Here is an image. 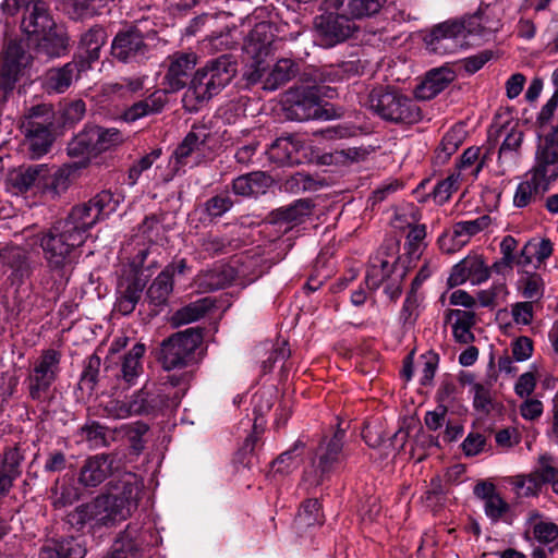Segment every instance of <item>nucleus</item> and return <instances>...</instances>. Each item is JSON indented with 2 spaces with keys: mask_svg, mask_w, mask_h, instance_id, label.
<instances>
[{
  "mask_svg": "<svg viewBox=\"0 0 558 558\" xmlns=\"http://www.w3.org/2000/svg\"><path fill=\"white\" fill-rule=\"evenodd\" d=\"M121 196L102 190L89 201L73 206L64 218L56 220L37 234V242L50 272L61 280L78 262V250L85 244L89 231L117 210Z\"/></svg>",
  "mask_w": 558,
  "mask_h": 558,
  "instance_id": "nucleus-1",
  "label": "nucleus"
},
{
  "mask_svg": "<svg viewBox=\"0 0 558 558\" xmlns=\"http://www.w3.org/2000/svg\"><path fill=\"white\" fill-rule=\"evenodd\" d=\"M138 481L134 473H124L111 481L107 492L75 507L66 514V522L76 531L86 525L97 530L112 527L131 517L137 508Z\"/></svg>",
  "mask_w": 558,
  "mask_h": 558,
  "instance_id": "nucleus-2",
  "label": "nucleus"
},
{
  "mask_svg": "<svg viewBox=\"0 0 558 558\" xmlns=\"http://www.w3.org/2000/svg\"><path fill=\"white\" fill-rule=\"evenodd\" d=\"M195 65V53L178 52L169 57L168 71L163 77L166 88L157 89L146 98L135 101L123 111L122 119L132 123L142 118L162 112L168 104V94L179 92L186 86Z\"/></svg>",
  "mask_w": 558,
  "mask_h": 558,
  "instance_id": "nucleus-3",
  "label": "nucleus"
},
{
  "mask_svg": "<svg viewBox=\"0 0 558 558\" xmlns=\"http://www.w3.org/2000/svg\"><path fill=\"white\" fill-rule=\"evenodd\" d=\"M236 71V62L230 54L207 61L195 72L185 98H194L197 104L208 101L232 81Z\"/></svg>",
  "mask_w": 558,
  "mask_h": 558,
  "instance_id": "nucleus-4",
  "label": "nucleus"
},
{
  "mask_svg": "<svg viewBox=\"0 0 558 558\" xmlns=\"http://www.w3.org/2000/svg\"><path fill=\"white\" fill-rule=\"evenodd\" d=\"M369 108L383 120L396 124H415L423 119L414 100L396 90L374 88L368 96Z\"/></svg>",
  "mask_w": 558,
  "mask_h": 558,
  "instance_id": "nucleus-5",
  "label": "nucleus"
},
{
  "mask_svg": "<svg viewBox=\"0 0 558 558\" xmlns=\"http://www.w3.org/2000/svg\"><path fill=\"white\" fill-rule=\"evenodd\" d=\"M203 341L198 328H187L161 342L160 362L167 371L183 368L196 363V350Z\"/></svg>",
  "mask_w": 558,
  "mask_h": 558,
  "instance_id": "nucleus-6",
  "label": "nucleus"
},
{
  "mask_svg": "<svg viewBox=\"0 0 558 558\" xmlns=\"http://www.w3.org/2000/svg\"><path fill=\"white\" fill-rule=\"evenodd\" d=\"M344 429H337L329 439H323L316 448L312 466L303 474V481L310 487H317L324 483L329 474L343 460Z\"/></svg>",
  "mask_w": 558,
  "mask_h": 558,
  "instance_id": "nucleus-7",
  "label": "nucleus"
},
{
  "mask_svg": "<svg viewBox=\"0 0 558 558\" xmlns=\"http://www.w3.org/2000/svg\"><path fill=\"white\" fill-rule=\"evenodd\" d=\"M124 142L123 134L116 128L86 125L68 144V154L72 157L98 155Z\"/></svg>",
  "mask_w": 558,
  "mask_h": 558,
  "instance_id": "nucleus-8",
  "label": "nucleus"
},
{
  "mask_svg": "<svg viewBox=\"0 0 558 558\" xmlns=\"http://www.w3.org/2000/svg\"><path fill=\"white\" fill-rule=\"evenodd\" d=\"M21 7H25L21 28L26 35L38 37L57 26L48 4L43 0H4L1 4L3 12L9 15L15 14Z\"/></svg>",
  "mask_w": 558,
  "mask_h": 558,
  "instance_id": "nucleus-9",
  "label": "nucleus"
},
{
  "mask_svg": "<svg viewBox=\"0 0 558 558\" xmlns=\"http://www.w3.org/2000/svg\"><path fill=\"white\" fill-rule=\"evenodd\" d=\"M61 353L54 349L43 351L41 355L34 363L26 383L32 400L44 402L51 385L56 381L60 372Z\"/></svg>",
  "mask_w": 558,
  "mask_h": 558,
  "instance_id": "nucleus-10",
  "label": "nucleus"
},
{
  "mask_svg": "<svg viewBox=\"0 0 558 558\" xmlns=\"http://www.w3.org/2000/svg\"><path fill=\"white\" fill-rule=\"evenodd\" d=\"M511 484L519 497L537 496L546 484H550L553 492L558 495V468L550 456L542 454L531 473L513 476Z\"/></svg>",
  "mask_w": 558,
  "mask_h": 558,
  "instance_id": "nucleus-11",
  "label": "nucleus"
},
{
  "mask_svg": "<svg viewBox=\"0 0 558 558\" xmlns=\"http://www.w3.org/2000/svg\"><path fill=\"white\" fill-rule=\"evenodd\" d=\"M283 110L286 118L292 121L320 119L323 108L317 86H296L289 89L286 94Z\"/></svg>",
  "mask_w": 558,
  "mask_h": 558,
  "instance_id": "nucleus-12",
  "label": "nucleus"
},
{
  "mask_svg": "<svg viewBox=\"0 0 558 558\" xmlns=\"http://www.w3.org/2000/svg\"><path fill=\"white\" fill-rule=\"evenodd\" d=\"M210 138L211 133L206 125H193L172 153L175 171L190 162L198 165L209 150Z\"/></svg>",
  "mask_w": 558,
  "mask_h": 558,
  "instance_id": "nucleus-13",
  "label": "nucleus"
},
{
  "mask_svg": "<svg viewBox=\"0 0 558 558\" xmlns=\"http://www.w3.org/2000/svg\"><path fill=\"white\" fill-rule=\"evenodd\" d=\"M29 56L23 45L9 41L0 61V104L5 102L13 92L21 70L27 65Z\"/></svg>",
  "mask_w": 558,
  "mask_h": 558,
  "instance_id": "nucleus-14",
  "label": "nucleus"
},
{
  "mask_svg": "<svg viewBox=\"0 0 558 558\" xmlns=\"http://www.w3.org/2000/svg\"><path fill=\"white\" fill-rule=\"evenodd\" d=\"M463 26L459 20H448L435 25L425 37L429 51L437 54H451L469 46L462 35Z\"/></svg>",
  "mask_w": 558,
  "mask_h": 558,
  "instance_id": "nucleus-15",
  "label": "nucleus"
},
{
  "mask_svg": "<svg viewBox=\"0 0 558 558\" xmlns=\"http://www.w3.org/2000/svg\"><path fill=\"white\" fill-rule=\"evenodd\" d=\"M258 262L257 258L247 257L241 263L239 269L229 264H218L201 277V286L209 290H220L231 284L236 276H242L252 282L262 275V270H255Z\"/></svg>",
  "mask_w": 558,
  "mask_h": 558,
  "instance_id": "nucleus-16",
  "label": "nucleus"
},
{
  "mask_svg": "<svg viewBox=\"0 0 558 558\" xmlns=\"http://www.w3.org/2000/svg\"><path fill=\"white\" fill-rule=\"evenodd\" d=\"M181 395L177 391L172 396L167 387L158 389L142 388L131 397V412L134 415H157L168 408L177 407Z\"/></svg>",
  "mask_w": 558,
  "mask_h": 558,
  "instance_id": "nucleus-17",
  "label": "nucleus"
},
{
  "mask_svg": "<svg viewBox=\"0 0 558 558\" xmlns=\"http://www.w3.org/2000/svg\"><path fill=\"white\" fill-rule=\"evenodd\" d=\"M148 52L143 34L136 27L118 32L111 44V54L122 63L140 62Z\"/></svg>",
  "mask_w": 558,
  "mask_h": 558,
  "instance_id": "nucleus-18",
  "label": "nucleus"
},
{
  "mask_svg": "<svg viewBox=\"0 0 558 558\" xmlns=\"http://www.w3.org/2000/svg\"><path fill=\"white\" fill-rule=\"evenodd\" d=\"M499 135H504V140L498 150L497 163L499 174L504 175L514 169L521 160L524 132L518 125H504L499 130Z\"/></svg>",
  "mask_w": 558,
  "mask_h": 558,
  "instance_id": "nucleus-19",
  "label": "nucleus"
},
{
  "mask_svg": "<svg viewBox=\"0 0 558 558\" xmlns=\"http://www.w3.org/2000/svg\"><path fill=\"white\" fill-rule=\"evenodd\" d=\"M116 456L97 453L86 458L77 474V482L84 488H95L113 474Z\"/></svg>",
  "mask_w": 558,
  "mask_h": 558,
  "instance_id": "nucleus-20",
  "label": "nucleus"
},
{
  "mask_svg": "<svg viewBox=\"0 0 558 558\" xmlns=\"http://www.w3.org/2000/svg\"><path fill=\"white\" fill-rule=\"evenodd\" d=\"M352 20L348 14L338 11L337 14L329 13L316 19L315 27L320 37L322 44L332 47L349 38L354 29Z\"/></svg>",
  "mask_w": 558,
  "mask_h": 558,
  "instance_id": "nucleus-21",
  "label": "nucleus"
},
{
  "mask_svg": "<svg viewBox=\"0 0 558 558\" xmlns=\"http://www.w3.org/2000/svg\"><path fill=\"white\" fill-rule=\"evenodd\" d=\"M0 264L11 270L12 283L22 284L34 271V263L29 253L19 246H7L0 250Z\"/></svg>",
  "mask_w": 558,
  "mask_h": 558,
  "instance_id": "nucleus-22",
  "label": "nucleus"
},
{
  "mask_svg": "<svg viewBox=\"0 0 558 558\" xmlns=\"http://www.w3.org/2000/svg\"><path fill=\"white\" fill-rule=\"evenodd\" d=\"M46 165L20 166L11 170L7 178V187L13 194H24L33 189H40Z\"/></svg>",
  "mask_w": 558,
  "mask_h": 558,
  "instance_id": "nucleus-23",
  "label": "nucleus"
},
{
  "mask_svg": "<svg viewBox=\"0 0 558 558\" xmlns=\"http://www.w3.org/2000/svg\"><path fill=\"white\" fill-rule=\"evenodd\" d=\"M525 177H530L548 191L558 180V154L554 150L536 149L534 165Z\"/></svg>",
  "mask_w": 558,
  "mask_h": 558,
  "instance_id": "nucleus-24",
  "label": "nucleus"
},
{
  "mask_svg": "<svg viewBox=\"0 0 558 558\" xmlns=\"http://www.w3.org/2000/svg\"><path fill=\"white\" fill-rule=\"evenodd\" d=\"M84 68V61H71L60 68L49 69L44 75L43 86L49 94H62L78 78Z\"/></svg>",
  "mask_w": 558,
  "mask_h": 558,
  "instance_id": "nucleus-25",
  "label": "nucleus"
},
{
  "mask_svg": "<svg viewBox=\"0 0 558 558\" xmlns=\"http://www.w3.org/2000/svg\"><path fill=\"white\" fill-rule=\"evenodd\" d=\"M70 38L64 28L56 26L51 31L36 37L37 56L54 59L65 56L69 51Z\"/></svg>",
  "mask_w": 558,
  "mask_h": 558,
  "instance_id": "nucleus-26",
  "label": "nucleus"
},
{
  "mask_svg": "<svg viewBox=\"0 0 558 558\" xmlns=\"http://www.w3.org/2000/svg\"><path fill=\"white\" fill-rule=\"evenodd\" d=\"M454 78L456 73L450 68L433 69L416 87L415 96L423 100L433 99L445 90Z\"/></svg>",
  "mask_w": 558,
  "mask_h": 558,
  "instance_id": "nucleus-27",
  "label": "nucleus"
},
{
  "mask_svg": "<svg viewBox=\"0 0 558 558\" xmlns=\"http://www.w3.org/2000/svg\"><path fill=\"white\" fill-rule=\"evenodd\" d=\"M303 148L302 141L293 135L278 137L269 146L267 155L270 161L278 165H294L300 162V150Z\"/></svg>",
  "mask_w": 558,
  "mask_h": 558,
  "instance_id": "nucleus-28",
  "label": "nucleus"
},
{
  "mask_svg": "<svg viewBox=\"0 0 558 558\" xmlns=\"http://www.w3.org/2000/svg\"><path fill=\"white\" fill-rule=\"evenodd\" d=\"M86 547L75 537L47 541L39 551V558H84Z\"/></svg>",
  "mask_w": 558,
  "mask_h": 558,
  "instance_id": "nucleus-29",
  "label": "nucleus"
},
{
  "mask_svg": "<svg viewBox=\"0 0 558 558\" xmlns=\"http://www.w3.org/2000/svg\"><path fill=\"white\" fill-rule=\"evenodd\" d=\"M271 178L263 171L239 175L232 181V191L242 197H256L265 194L271 185Z\"/></svg>",
  "mask_w": 558,
  "mask_h": 558,
  "instance_id": "nucleus-30",
  "label": "nucleus"
},
{
  "mask_svg": "<svg viewBox=\"0 0 558 558\" xmlns=\"http://www.w3.org/2000/svg\"><path fill=\"white\" fill-rule=\"evenodd\" d=\"M145 284L146 281L136 275L132 278H128L124 283H121L119 296L114 304V311L124 316L133 313L142 298Z\"/></svg>",
  "mask_w": 558,
  "mask_h": 558,
  "instance_id": "nucleus-31",
  "label": "nucleus"
},
{
  "mask_svg": "<svg viewBox=\"0 0 558 558\" xmlns=\"http://www.w3.org/2000/svg\"><path fill=\"white\" fill-rule=\"evenodd\" d=\"M386 0H329V7L361 20L377 14Z\"/></svg>",
  "mask_w": 558,
  "mask_h": 558,
  "instance_id": "nucleus-32",
  "label": "nucleus"
},
{
  "mask_svg": "<svg viewBox=\"0 0 558 558\" xmlns=\"http://www.w3.org/2000/svg\"><path fill=\"white\" fill-rule=\"evenodd\" d=\"M199 252L208 257L229 254L238 247V241L228 234L206 232L197 239Z\"/></svg>",
  "mask_w": 558,
  "mask_h": 558,
  "instance_id": "nucleus-33",
  "label": "nucleus"
},
{
  "mask_svg": "<svg viewBox=\"0 0 558 558\" xmlns=\"http://www.w3.org/2000/svg\"><path fill=\"white\" fill-rule=\"evenodd\" d=\"M106 41L107 33L100 25H94L82 34L78 49L88 64L99 59L100 50Z\"/></svg>",
  "mask_w": 558,
  "mask_h": 558,
  "instance_id": "nucleus-34",
  "label": "nucleus"
},
{
  "mask_svg": "<svg viewBox=\"0 0 558 558\" xmlns=\"http://www.w3.org/2000/svg\"><path fill=\"white\" fill-rule=\"evenodd\" d=\"M324 520L325 517L318 499H307L301 504L293 521V527L298 533H302L308 527L322 525Z\"/></svg>",
  "mask_w": 558,
  "mask_h": 558,
  "instance_id": "nucleus-35",
  "label": "nucleus"
},
{
  "mask_svg": "<svg viewBox=\"0 0 558 558\" xmlns=\"http://www.w3.org/2000/svg\"><path fill=\"white\" fill-rule=\"evenodd\" d=\"M43 177L39 191L51 199L58 198L70 186V170L66 168H60L50 173L46 165L45 175Z\"/></svg>",
  "mask_w": 558,
  "mask_h": 558,
  "instance_id": "nucleus-36",
  "label": "nucleus"
},
{
  "mask_svg": "<svg viewBox=\"0 0 558 558\" xmlns=\"http://www.w3.org/2000/svg\"><path fill=\"white\" fill-rule=\"evenodd\" d=\"M299 71L300 68L295 61L288 58L278 60L265 80V88L276 90L294 78Z\"/></svg>",
  "mask_w": 558,
  "mask_h": 558,
  "instance_id": "nucleus-37",
  "label": "nucleus"
},
{
  "mask_svg": "<svg viewBox=\"0 0 558 558\" xmlns=\"http://www.w3.org/2000/svg\"><path fill=\"white\" fill-rule=\"evenodd\" d=\"M53 125V112L48 105H37L28 110L22 122L25 132L51 131Z\"/></svg>",
  "mask_w": 558,
  "mask_h": 558,
  "instance_id": "nucleus-38",
  "label": "nucleus"
},
{
  "mask_svg": "<svg viewBox=\"0 0 558 558\" xmlns=\"http://www.w3.org/2000/svg\"><path fill=\"white\" fill-rule=\"evenodd\" d=\"M216 305L215 300L209 296L202 298L178 310L172 320L177 325H185L204 317Z\"/></svg>",
  "mask_w": 558,
  "mask_h": 558,
  "instance_id": "nucleus-39",
  "label": "nucleus"
},
{
  "mask_svg": "<svg viewBox=\"0 0 558 558\" xmlns=\"http://www.w3.org/2000/svg\"><path fill=\"white\" fill-rule=\"evenodd\" d=\"M146 348L143 343H136L123 356L121 363V377L129 385H133L143 372L142 359Z\"/></svg>",
  "mask_w": 558,
  "mask_h": 558,
  "instance_id": "nucleus-40",
  "label": "nucleus"
},
{
  "mask_svg": "<svg viewBox=\"0 0 558 558\" xmlns=\"http://www.w3.org/2000/svg\"><path fill=\"white\" fill-rule=\"evenodd\" d=\"M488 159L489 150L481 155L480 147L471 146L463 151L457 162V169L459 170L458 173H460V175L463 173L477 177Z\"/></svg>",
  "mask_w": 558,
  "mask_h": 558,
  "instance_id": "nucleus-41",
  "label": "nucleus"
},
{
  "mask_svg": "<svg viewBox=\"0 0 558 558\" xmlns=\"http://www.w3.org/2000/svg\"><path fill=\"white\" fill-rule=\"evenodd\" d=\"M490 222L492 219L487 215H483L474 220L456 222L452 227L451 239L457 242V245H463L472 235L488 228Z\"/></svg>",
  "mask_w": 558,
  "mask_h": 558,
  "instance_id": "nucleus-42",
  "label": "nucleus"
},
{
  "mask_svg": "<svg viewBox=\"0 0 558 558\" xmlns=\"http://www.w3.org/2000/svg\"><path fill=\"white\" fill-rule=\"evenodd\" d=\"M168 272V270H162L147 289V299L154 306L165 305L173 291V279L169 277Z\"/></svg>",
  "mask_w": 558,
  "mask_h": 558,
  "instance_id": "nucleus-43",
  "label": "nucleus"
},
{
  "mask_svg": "<svg viewBox=\"0 0 558 558\" xmlns=\"http://www.w3.org/2000/svg\"><path fill=\"white\" fill-rule=\"evenodd\" d=\"M113 0H65L66 13L73 20H82L100 14Z\"/></svg>",
  "mask_w": 558,
  "mask_h": 558,
  "instance_id": "nucleus-44",
  "label": "nucleus"
},
{
  "mask_svg": "<svg viewBox=\"0 0 558 558\" xmlns=\"http://www.w3.org/2000/svg\"><path fill=\"white\" fill-rule=\"evenodd\" d=\"M546 192L547 190L545 187L539 186L537 182L530 177H525V180L520 182L517 186L513 196V205L517 208H524L536 202L537 198L543 196Z\"/></svg>",
  "mask_w": 558,
  "mask_h": 558,
  "instance_id": "nucleus-45",
  "label": "nucleus"
},
{
  "mask_svg": "<svg viewBox=\"0 0 558 558\" xmlns=\"http://www.w3.org/2000/svg\"><path fill=\"white\" fill-rule=\"evenodd\" d=\"M272 34L270 25L260 23L250 34L247 49L256 54V59L267 56L271 50Z\"/></svg>",
  "mask_w": 558,
  "mask_h": 558,
  "instance_id": "nucleus-46",
  "label": "nucleus"
},
{
  "mask_svg": "<svg viewBox=\"0 0 558 558\" xmlns=\"http://www.w3.org/2000/svg\"><path fill=\"white\" fill-rule=\"evenodd\" d=\"M148 76L144 74L123 76L118 82L108 86V90L120 98L133 97L141 93Z\"/></svg>",
  "mask_w": 558,
  "mask_h": 558,
  "instance_id": "nucleus-47",
  "label": "nucleus"
},
{
  "mask_svg": "<svg viewBox=\"0 0 558 558\" xmlns=\"http://www.w3.org/2000/svg\"><path fill=\"white\" fill-rule=\"evenodd\" d=\"M392 276H396V268L390 266L387 260L378 262L371 258L365 283L371 290H376Z\"/></svg>",
  "mask_w": 558,
  "mask_h": 558,
  "instance_id": "nucleus-48",
  "label": "nucleus"
},
{
  "mask_svg": "<svg viewBox=\"0 0 558 558\" xmlns=\"http://www.w3.org/2000/svg\"><path fill=\"white\" fill-rule=\"evenodd\" d=\"M305 449V442L298 439L290 449L282 452L274 462L272 466L276 472L288 473L291 469L299 465L302 461V454Z\"/></svg>",
  "mask_w": 558,
  "mask_h": 558,
  "instance_id": "nucleus-49",
  "label": "nucleus"
},
{
  "mask_svg": "<svg viewBox=\"0 0 558 558\" xmlns=\"http://www.w3.org/2000/svg\"><path fill=\"white\" fill-rule=\"evenodd\" d=\"M101 360L97 354L89 355L84 361L83 372L80 377L78 387L81 390L87 391V393H92L97 384L99 377Z\"/></svg>",
  "mask_w": 558,
  "mask_h": 558,
  "instance_id": "nucleus-50",
  "label": "nucleus"
},
{
  "mask_svg": "<svg viewBox=\"0 0 558 558\" xmlns=\"http://www.w3.org/2000/svg\"><path fill=\"white\" fill-rule=\"evenodd\" d=\"M234 202L228 193H221L209 197L203 204V213L209 221L221 218L226 213L231 210Z\"/></svg>",
  "mask_w": 558,
  "mask_h": 558,
  "instance_id": "nucleus-51",
  "label": "nucleus"
},
{
  "mask_svg": "<svg viewBox=\"0 0 558 558\" xmlns=\"http://www.w3.org/2000/svg\"><path fill=\"white\" fill-rule=\"evenodd\" d=\"M410 231L407 235L405 251L410 260L418 259L423 248L425 247L424 239L426 238L425 225L409 223Z\"/></svg>",
  "mask_w": 558,
  "mask_h": 558,
  "instance_id": "nucleus-52",
  "label": "nucleus"
},
{
  "mask_svg": "<svg viewBox=\"0 0 558 558\" xmlns=\"http://www.w3.org/2000/svg\"><path fill=\"white\" fill-rule=\"evenodd\" d=\"M448 493L449 486L444 483L440 476H434L424 494V501L427 507L436 510L445 504Z\"/></svg>",
  "mask_w": 558,
  "mask_h": 558,
  "instance_id": "nucleus-53",
  "label": "nucleus"
},
{
  "mask_svg": "<svg viewBox=\"0 0 558 558\" xmlns=\"http://www.w3.org/2000/svg\"><path fill=\"white\" fill-rule=\"evenodd\" d=\"M522 296L531 300L530 302H538L545 291V282L541 275L537 272H526L523 278L520 279Z\"/></svg>",
  "mask_w": 558,
  "mask_h": 558,
  "instance_id": "nucleus-54",
  "label": "nucleus"
},
{
  "mask_svg": "<svg viewBox=\"0 0 558 558\" xmlns=\"http://www.w3.org/2000/svg\"><path fill=\"white\" fill-rule=\"evenodd\" d=\"M80 435L90 447L99 448L109 445L107 439V428L96 421H90L80 428Z\"/></svg>",
  "mask_w": 558,
  "mask_h": 558,
  "instance_id": "nucleus-55",
  "label": "nucleus"
},
{
  "mask_svg": "<svg viewBox=\"0 0 558 558\" xmlns=\"http://www.w3.org/2000/svg\"><path fill=\"white\" fill-rule=\"evenodd\" d=\"M459 21L463 26L462 35H464L465 40L469 37L484 36L490 31L484 20V10L482 8H478L474 14Z\"/></svg>",
  "mask_w": 558,
  "mask_h": 558,
  "instance_id": "nucleus-56",
  "label": "nucleus"
},
{
  "mask_svg": "<svg viewBox=\"0 0 558 558\" xmlns=\"http://www.w3.org/2000/svg\"><path fill=\"white\" fill-rule=\"evenodd\" d=\"M462 140L458 132H447L439 146L435 150V161L439 165H444L448 159L457 151Z\"/></svg>",
  "mask_w": 558,
  "mask_h": 558,
  "instance_id": "nucleus-57",
  "label": "nucleus"
},
{
  "mask_svg": "<svg viewBox=\"0 0 558 558\" xmlns=\"http://www.w3.org/2000/svg\"><path fill=\"white\" fill-rule=\"evenodd\" d=\"M312 204L307 199H299L287 207H281L277 211L278 219L284 222H298L311 214Z\"/></svg>",
  "mask_w": 558,
  "mask_h": 558,
  "instance_id": "nucleus-58",
  "label": "nucleus"
},
{
  "mask_svg": "<svg viewBox=\"0 0 558 558\" xmlns=\"http://www.w3.org/2000/svg\"><path fill=\"white\" fill-rule=\"evenodd\" d=\"M23 461L24 453L19 446L7 448L3 452L0 471L17 478L22 474Z\"/></svg>",
  "mask_w": 558,
  "mask_h": 558,
  "instance_id": "nucleus-59",
  "label": "nucleus"
},
{
  "mask_svg": "<svg viewBox=\"0 0 558 558\" xmlns=\"http://www.w3.org/2000/svg\"><path fill=\"white\" fill-rule=\"evenodd\" d=\"M129 529L128 526L120 538L116 541L113 551L108 558H138L140 551L137 545L129 537Z\"/></svg>",
  "mask_w": 558,
  "mask_h": 558,
  "instance_id": "nucleus-60",
  "label": "nucleus"
},
{
  "mask_svg": "<svg viewBox=\"0 0 558 558\" xmlns=\"http://www.w3.org/2000/svg\"><path fill=\"white\" fill-rule=\"evenodd\" d=\"M459 179L460 173H453L445 180L439 181L432 192L434 201L439 205L445 204L452 193L458 190Z\"/></svg>",
  "mask_w": 558,
  "mask_h": 558,
  "instance_id": "nucleus-61",
  "label": "nucleus"
},
{
  "mask_svg": "<svg viewBox=\"0 0 558 558\" xmlns=\"http://www.w3.org/2000/svg\"><path fill=\"white\" fill-rule=\"evenodd\" d=\"M466 262V272L470 275L469 281L472 284H481L488 280L490 276L489 268L485 265L484 260L480 256H468L465 257Z\"/></svg>",
  "mask_w": 558,
  "mask_h": 558,
  "instance_id": "nucleus-62",
  "label": "nucleus"
},
{
  "mask_svg": "<svg viewBox=\"0 0 558 558\" xmlns=\"http://www.w3.org/2000/svg\"><path fill=\"white\" fill-rule=\"evenodd\" d=\"M161 156V149L156 148L153 149L150 153L143 156L141 159H138L130 169L128 173V182L130 185H135L138 181L141 174L150 169V167L154 165V162L159 159Z\"/></svg>",
  "mask_w": 558,
  "mask_h": 558,
  "instance_id": "nucleus-63",
  "label": "nucleus"
},
{
  "mask_svg": "<svg viewBox=\"0 0 558 558\" xmlns=\"http://www.w3.org/2000/svg\"><path fill=\"white\" fill-rule=\"evenodd\" d=\"M29 140V147L34 156L40 157L45 155L52 144L51 131L25 132Z\"/></svg>",
  "mask_w": 558,
  "mask_h": 558,
  "instance_id": "nucleus-64",
  "label": "nucleus"
}]
</instances>
